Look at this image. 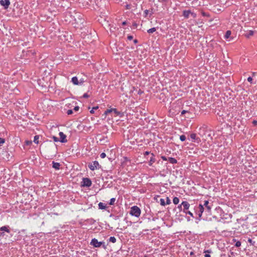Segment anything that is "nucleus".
<instances>
[{
  "label": "nucleus",
  "instance_id": "a18cd8bd",
  "mask_svg": "<svg viewBox=\"0 0 257 257\" xmlns=\"http://www.w3.org/2000/svg\"><path fill=\"white\" fill-rule=\"evenodd\" d=\"M127 38L128 40H132L133 39V36L131 35H128Z\"/></svg>",
  "mask_w": 257,
  "mask_h": 257
},
{
  "label": "nucleus",
  "instance_id": "39448f33",
  "mask_svg": "<svg viewBox=\"0 0 257 257\" xmlns=\"http://www.w3.org/2000/svg\"><path fill=\"white\" fill-rule=\"evenodd\" d=\"M182 205H183V212L184 213H185L187 211H188V209L190 206V205L186 201H183L182 202Z\"/></svg>",
  "mask_w": 257,
  "mask_h": 257
},
{
  "label": "nucleus",
  "instance_id": "6e6552de",
  "mask_svg": "<svg viewBox=\"0 0 257 257\" xmlns=\"http://www.w3.org/2000/svg\"><path fill=\"white\" fill-rule=\"evenodd\" d=\"M202 205H203L205 211H207L208 213L211 212V207L209 205V201L208 200H205L203 204H202Z\"/></svg>",
  "mask_w": 257,
  "mask_h": 257
},
{
  "label": "nucleus",
  "instance_id": "de8ad7c7",
  "mask_svg": "<svg viewBox=\"0 0 257 257\" xmlns=\"http://www.w3.org/2000/svg\"><path fill=\"white\" fill-rule=\"evenodd\" d=\"M161 158H162V159H163V160H164V161H167V160H168V159H167V157H165V156H162L161 157Z\"/></svg>",
  "mask_w": 257,
  "mask_h": 257
},
{
  "label": "nucleus",
  "instance_id": "72a5a7b5",
  "mask_svg": "<svg viewBox=\"0 0 257 257\" xmlns=\"http://www.w3.org/2000/svg\"><path fill=\"white\" fill-rule=\"evenodd\" d=\"M52 138L55 142H58L60 141L59 138L55 136H53Z\"/></svg>",
  "mask_w": 257,
  "mask_h": 257
},
{
  "label": "nucleus",
  "instance_id": "e433bc0d",
  "mask_svg": "<svg viewBox=\"0 0 257 257\" xmlns=\"http://www.w3.org/2000/svg\"><path fill=\"white\" fill-rule=\"evenodd\" d=\"M125 7V9L126 10H130L132 8L131 5H129V4H126Z\"/></svg>",
  "mask_w": 257,
  "mask_h": 257
},
{
  "label": "nucleus",
  "instance_id": "6ab92c4d",
  "mask_svg": "<svg viewBox=\"0 0 257 257\" xmlns=\"http://www.w3.org/2000/svg\"><path fill=\"white\" fill-rule=\"evenodd\" d=\"M98 208L99 209H105L106 208V205L102 203V202H99L98 204Z\"/></svg>",
  "mask_w": 257,
  "mask_h": 257
},
{
  "label": "nucleus",
  "instance_id": "864d4df0",
  "mask_svg": "<svg viewBox=\"0 0 257 257\" xmlns=\"http://www.w3.org/2000/svg\"><path fill=\"white\" fill-rule=\"evenodd\" d=\"M126 24H127V23H126V21H124V22H123L122 23V25L123 26H124V25H126Z\"/></svg>",
  "mask_w": 257,
  "mask_h": 257
},
{
  "label": "nucleus",
  "instance_id": "cd10ccee",
  "mask_svg": "<svg viewBox=\"0 0 257 257\" xmlns=\"http://www.w3.org/2000/svg\"><path fill=\"white\" fill-rule=\"evenodd\" d=\"M115 201V198H112L110 199V201H109V205H112L114 204V202Z\"/></svg>",
  "mask_w": 257,
  "mask_h": 257
},
{
  "label": "nucleus",
  "instance_id": "aec40b11",
  "mask_svg": "<svg viewBox=\"0 0 257 257\" xmlns=\"http://www.w3.org/2000/svg\"><path fill=\"white\" fill-rule=\"evenodd\" d=\"M254 34V32L252 30H249L248 32L246 33L245 34V36L246 38H249L250 36H252Z\"/></svg>",
  "mask_w": 257,
  "mask_h": 257
},
{
  "label": "nucleus",
  "instance_id": "774afa93",
  "mask_svg": "<svg viewBox=\"0 0 257 257\" xmlns=\"http://www.w3.org/2000/svg\"><path fill=\"white\" fill-rule=\"evenodd\" d=\"M193 254V252H191L190 253V254Z\"/></svg>",
  "mask_w": 257,
  "mask_h": 257
},
{
  "label": "nucleus",
  "instance_id": "4d7b16f0",
  "mask_svg": "<svg viewBox=\"0 0 257 257\" xmlns=\"http://www.w3.org/2000/svg\"><path fill=\"white\" fill-rule=\"evenodd\" d=\"M26 144H27V145H29L30 144H31V143H32V142H31V141H30V142L26 141Z\"/></svg>",
  "mask_w": 257,
  "mask_h": 257
},
{
  "label": "nucleus",
  "instance_id": "f8f14e48",
  "mask_svg": "<svg viewBox=\"0 0 257 257\" xmlns=\"http://www.w3.org/2000/svg\"><path fill=\"white\" fill-rule=\"evenodd\" d=\"M112 112H113L116 115L119 116L120 117H121L123 116V113L121 112L120 111H117V110L116 108H113Z\"/></svg>",
  "mask_w": 257,
  "mask_h": 257
},
{
  "label": "nucleus",
  "instance_id": "6e6d98bb",
  "mask_svg": "<svg viewBox=\"0 0 257 257\" xmlns=\"http://www.w3.org/2000/svg\"><path fill=\"white\" fill-rule=\"evenodd\" d=\"M138 42V41L137 39L134 40V43L135 44H137Z\"/></svg>",
  "mask_w": 257,
  "mask_h": 257
},
{
  "label": "nucleus",
  "instance_id": "603ef678",
  "mask_svg": "<svg viewBox=\"0 0 257 257\" xmlns=\"http://www.w3.org/2000/svg\"><path fill=\"white\" fill-rule=\"evenodd\" d=\"M256 73H256V72H253L252 73V76L253 77V76H255L256 75Z\"/></svg>",
  "mask_w": 257,
  "mask_h": 257
},
{
  "label": "nucleus",
  "instance_id": "9d476101",
  "mask_svg": "<svg viewBox=\"0 0 257 257\" xmlns=\"http://www.w3.org/2000/svg\"><path fill=\"white\" fill-rule=\"evenodd\" d=\"M59 135L60 137V139L59 140L60 142L66 143L67 142V140L66 139V136L63 132H60Z\"/></svg>",
  "mask_w": 257,
  "mask_h": 257
},
{
  "label": "nucleus",
  "instance_id": "a19ab883",
  "mask_svg": "<svg viewBox=\"0 0 257 257\" xmlns=\"http://www.w3.org/2000/svg\"><path fill=\"white\" fill-rule=\"evenodd\" d=\"M100 157L102 158V159H103L105 157H106V154L105 153H102L100 154Z\"/></svg>",
  "mask_w": 257,
  "mask_h": 257
},
{
  "label": "nucleus",
  "instance_id": "412c9836",
  "mask_svg": "<svg viewBox=\"0 0 257 257\" xmlns=\"http://www.w3.org/2000/svg\"><path fill=\"white\" fill-rule=\"evenodd\" d=\"M108 241L112 243H115L116 241V239L114 236H111L109 238Z\"/></svg>",
  "mask_w": 257,
  "mask_h": 257
},
{
  "label": "nucleus",
  "instance_id": "473e14b6",
  "mask_svg": "<svg viewBox=\"0 0 257 257\" xmlns=\"http://www.w3.org/2000/svg\"><path fill=\"white\" fill-rule=\"evenodd\" d=\"M5 142V140L3 138H0V146H1Z\"/></svg>",
  "mask_w": 257,
  "mask_h": 257
},
{
  "label": "nucleus",
  "instance_id": "37998d69",
  "mask_svg": "<svg viewBox=\"0 0 257 257\" xmlns=\"http://www.w3.org/2000/svg\"><path fill=\"white\" fill-rule=\"evenodd\" d=\"M67 113L68 115L72 114L73 113V110L72 109H69L67 110Z\"/></svg>",
  "mask_w": 257,
  "mask_h": 257
},
{
  "label": "nucleus",
  "instance_id": "bb28decb",
  "mask_svg": "<svg viewBox=\"0 0 257 257\" xmlns=\"http://www.w3.org/2000/svg\"><path fill=\"white\" fill-rule=\"evenodd\" d=\"M112 112V108H111V109H107L105 111L104 113V114L105 115H107L108 113H110Z\"/></svg>",
  "mask_w": 257,
  "mask_h": 257
},
{
  "label": "nucleus",
  "instance_id": "393cba45",
  "mask_svg": "<svg viewBox=\"0 0 257 257\" xmlns=\"http://www.w3.org/2000/svg\"><path fill=\"white\" fill-rule=\"evenodd\" d=\"M173 202L175 204H178L179 202V199L177 197H175L173 199Z\"/></svg>",
  "mask_w": 257,
  "mask_h": 257
},
{
  "label": "nucleus",
  "instance_id": "bf43d9fd",
  "mask_svg": "<svg viewBox=\"0 0 257 257\" xmlns=\"http://www.w3.org/2000/svg\"><path fill=\"white\" fill-rule=\"evenodd\" d=\"M149 154H150V152H147V151L145 153V155H148Z\"/></svg>",
  "mask_w": 257,
  "mask_h": 257
},
{
  "label": "nucleus",
  "instance_id": "ddd939ff",
  "mask_svg": "<svg viewBox=\"0 0 257 257\" xmlns=\"http://www.w3.org/2000/svg\"><path fill=\"white\" fill-rule=\"evenodd\" d=\"M191 12L190 10H184L183 12V16L186 19H188L189 18V16L191 14Z\"/></svg>",
  "mask_w": 257,
  "mask_h": 257
},
{
  "label": "nucleus",
  "instance_id": "a211bd4d",
  "mask_svg": "<svg viewBox=\"0 0 257 257\" xmlns=\"http://www.w3.org/2000/svg\"><path fill=\"white\" fill-rule=\"evenodd\" d=\"M168 160L169 161L170 163L173 164L177 163V160L174 158L169 157Z\"/></svg>",
  "mask_w": 257,
  "mask_h": 257
},
{
  "label": "nucleus",
  "instance_id": "9b49d317",
  "mask_svg": "<svg viewBox=\"0 0 257 257\" xmlns=\"http://www.w3.org/2000/svg\"><path fill=\"white\" fill-rule=\"evenodd\" d=\"M199 211H198V216L199 218H200L202 216V213L204 210V207H203V205H202V204H199L198 206Z\"/></svg>",
  "mask_w": 257,
  "mask_h": 257
},
{
  "label": "nucleus",
  "instance_id": "5701e85b",
  "mask_svg": "<svg viewBox=\"0 0 257 257\" xmlns=\"http://www.w3.org/2000/svg\"><path fill=\"white\" fill-rule=\"evenodd\" d=\"M39 138H40V136L39 135H36L34 137V142L36 144H39Z\"/></svg>",
  "mask_w": 257,
  "mask_h": 257
},
{
  "label": "nucleus",
  "instance_id": "b1692460",
  "mask_svg": "<svg viewBox=\"0 0 257 257\" xmlns=\"http://www.w3.org/2000/svg\"><path fill=\"white\" fill-rule=\"evenodd\" d=\"M204 253H206L204 255V257H211L210 255L209 254L211 252V250L210 249L205 250L204 251Z\"/></svg>",
  "mask_w": 257,
  "mask_h": 257
},
{
  "label": "nucleus",
  "instance_id": "052dcab7",
  "mask_svg": "<svg viewBox=\"0 0 257 257\" xmlns=\"http://www.w3.org/2000/svg\"><path fill=\"white\" fill-rule=\"evenodd\" d=\"M1 235H3V236H4V232H2V233H1Z\"/></svg>",
  "mask_w": 257,
  "mask_h": 257
},
{
  "label": "nucleus",
  "instance_id": "4c0bfd02",
  "mask_svg": "<svg viewBox=\"0 0 257 257\" xmlns=\"http://www.w3.org/2000/svg\"><path fill=\"white\" fill-rule=\"evenodd\" d=\"M79 85H81L83 84V83L85 82V80L83 78L80 79L79 80Z\"/></svg>",
  "mask_w": 257,
  "mask_h": 257
},
{
  "label": "nucleus",
  "instance_id": "1a4fd4ad",
  "mask_svg": "<svg viewBox=\"0 0 257 257\" xmlns=\"http://www.w3.org/2000/svg\"><path fill=\"white\" fill-rule=\"evenodd\" d=\"M76 17L78 19V20H77L76 18L75 19V21L76 22V23H80V24H83L84 22L83 16L81 14H78L77 15Z\"/></svg>",
  "mask_w": 257,
  "mask_h": 257
},
{
  "label": "nucleus",
  "instance_id": "3c124183",
  "mask_svg": "<svg viewBox=\"0 0 257 257\" xmlns=\"http://www.w3.org/2000/svg\"><path fill=\"white\" fill-rule=\"evenodd\" d=\"M119 216H115L114 217V219L115 220H117V219H119Z\"/></svg>",
  "mask_w": 257,
  "mask_h": 257
},
{
  "label": "nucleus",
  "instance_id": "dca6fc26",
  "mask_svg": "<svg viewBox=\"0 0 257 257\" xmlns=\"http://www.w3.org/2000/svg\"><path fill=\"white\" fill-rule=\"evenodd\" d=\"M71 82L74 85H79V81L76 76L73 77L71 79Z\"/></svg>",
  "mask_w": 257,
  "mask_h": 257
},
{
  "label": "nucleus",
  "instance_id": "69168bd1",
  "mask_svg": "<svg viewBox=\"0 0 257 257\" xmlns=\"http://www.w3.org/2000/svg\"><path fill=\"white\" fill-rule=\"evenodd\" d=\"M144 257H149V256L148 255H145Z\"/></svg>",
  "mask_w": 257,
  "mask_h": 257
},
{
  "label": "nucleus",
  "instance_id": "338daca9",
  "mask_svg": "<svg viewBox=\"0 0 257 257\" xmlns=\"http://www.w3.org/2000/svg\"><path fill=\"white\" fill-rule=\"evenodd\" d=\"M176 209H177V208H175V209H174V211H176Z\"/></svg>",
  "mask_w": 257,
  "mask_h": 257
},
{
  "label": "nucleus",
  "instance_id": "f257e3e1",
  "mask_svg": "<svg viewBox=\"0 0 257 257\" xmlns=\"http://www.w3.org/2000/svg\"><path fill=\"white\" fill-rule=\"evenodd\" d=\"M141 213V209L137 206H133L131 208L130 214L133 216L139 217Z\"/></svg>",
  "mask_w": 257,
  "mask_h": 257
},
{
  "label": "nucleus",
  "instance_id": "2eb2a0df",
  "mask_svg": "<svg viewBox=\"0 0 257 257\" xmlns=\"http://www.w3.org/2000/svg\"><path fill=\"white\" fill-rule=\"evenodd\" d=\"M0 230L1 231H4L8 233L10 232V229L9 226H4L1 227H0Z\"/></svg>",
  "mask_w": 257,
  "mask_h": 257
},
{
  "label": "nucleus",
  "instance_id": "0e129e2a",
  "mask_svg": "<svg viewBox=\"0 0 257 257\" xmlns=\"http://www.w3.org/2000/svg\"><path fill=\"white\" fill-rule=\"evenodd\" d=\"M187 219V221H188L190 220V219L189 218V217H188Z\"/></svg>",
  "mask_w": 257,
  "mask_h": 257
},
{
  "label": "nucleus",
  "instance_id": "58836bf2",
  "mask_svg": "<svg viewBox=\"0 0 257 257\" xmlns=\"http://www.w3.org/2000/svg\"><path fill=\"white\" fill-rule=\"evenodd\" d=\"M186 214H189L190 215L191 217H194V216H193V214L192 212H191L190 211H187L186 213H185Z\"/></svg>",
  "mask_w": 257,
  "mask_h": 257
},
{
  "label": "nucleus",
  "instance_id": "49530a36",
  "mask_svg": "<svg viewBox=\"0 0 257 257\" xmlns=\"http://www.w3.org/2000/svg\"><path fill=\"white\" fill-rule=\"evenodd\" d=\"M252 124L254 125V126H256L257 125V120H253L252 121Z\"/></svg>",
  "mask_w": 257,
  "mask_h": 257
},
{
  "label": "nucleus",
  "instance_id": "2f4dec72",
  "mask_svg": "<svg viewBox=\"0 0 257 257\" xmlns=\"http://www.w3.org/2000/svg\"><path fill=\"white\" fill-rule=\"evenodd\" d=\"M160 204L162 206H165L166 205V203L164 199L161 198L160 199Z\"/></svg>",
  "mask_w": 257,
  "mask_h": 257
},
{
  "label": "nucleus",
  "instance_id": "680f3d73",
  "mask_svg": "<svg viewBox=\"0 0 257 257\" xmlns=\"http://www.w3.org/2000/svg\"><path fill=\"white\" fill-rule=\"evenodd\" d=\"M228 216H229V217L230 218H231V217H232V215H231V214H229V215H228Z\"/></svg>",
  "mask_w": 257,
  "mask_h": 257
},
{
  "label": "nucleus",
  "instance_id": "13d9d810",
  "mask_svg": "<svg viewBox=\"0 0 257 257\" xmlns=\"http://www.w3.org/2000/svg\"><path fill=\"white\" fill-rule=\"evenodd\" d=\"M248 242H249L250 243H252V239H250V238H248Z\"/></svg>",
  "mask_w": 257,
  "mask_h": 257
},
{
  "label": "nucleus",
  "instance_id": "0eeeda50",
  "mask_svg": "<svg viewBox=\"0 0 257 257\" xmlns=\"http://www.w3.org/2000/svg\"><path fill=\"white\" fill-rule=\"evenodd\" d=\"M190 138L192 139V141L196 143H199L201 142V139L200 138L197 137L196 134L192 133L190 135Z\"/></svg>",
  "mask_w": 257,
  "mask_h": 257
},
{
  "label": "nucleus",
  "instance_id": "f704fd0d",
  "mask_svg": "<svg viewBox=\"0 0 257 257\" xmlns=\"http://www.w3.org/2000/svg\"><path fill=\"white\" fill-rule=\"evenodd\" d=\"M235 246L236 247H239L241 246V242L239 241H237V242H236L235 244Z\"/></svg>",
  "mask_w": 257,
  "mask_h": 257
},
{
  "label": "nucleus",
  "instance_id": "c756f323",
  "mask_svg": "<svg viewBox=\"0 0 257 257\" xmlns=\"http://www.w3.org/2000/svg\"><path fill=\"white\" fill-rule=\"evenodd\" d=\"M179 210V212L183 211V205L182 203L179 205L177 208Z\"/></svg>",
  "mask_w": 257,
  "mask_h": 257
},
{
  "label": "nucleus",
  "instance_id": "a878e982",
  "mask_svg": "<svg viewBox=\"0 0 257 257\" xmlns=\"http://www.w3.org/2000/svg\"><path fill=\"white\" fill-rule=\"evenodd\" d=\"M156 31V29L155 28H151V29H149L147 31V32L149 34H152V33L155 32Z\"/></svg>",
  "mask_w": 257,
  "mask_h": 257
},
{
  "label": "nucleus",
  "instance_id": "7ed1b4c3",
  "mask_svg": "<svg viewBox=\"0 0 257 257\" xmlns=\"http://www.w3.org/2000/svg\"><path fill=\"white\" fill-rule=\"evenodd\" d=\"M88 167L91 171L95 170H98L101 168V166L99 165V163L97 161H93L88 164Z\"/></svg>",
  "mask_w": 257,
  "mask_h": 257
},
{
  "label": "nucleus",
  "instance_id": "79ce46f5",
  "mask_svg": "<svg viewBox=\"0 0 257 257\" xmlns=\"http://www.w3.org/2000/svg\"><path fill=\"white\" fill-rule=\"evenodd\" d=\"M165 203H166V204H170L171 203V200H170L169 197H167L166 202H165Z\"/></svg>",
  "mask_w": 257,
  "mask_h": 257
},
{
  "label": "nucleus",
  "instance_id": "c9c22d12",
  "mask_svg": "<svg viewBox=\"0 0 257 257\" xmlns=\"http://www.w3.org/2000/svg\"><path fill=\"white\" fill-rule=\"evenodd\" d=\"M247 81L250 82L251 84V83H253V82H252V78L251 77H248L247 78ZM253 84H255V83H253Z\"/></svg>",
  "mask_w": 257,
  "mask_h": 257
},
{
  "label": "nucleus",
  "instance_id": "4be33fe9",
  "mask_svg": "<svg viewBox=\"0 0 257 257\" xmlns=\"http://www.w3.org/2000/svg\"><path fill=\"white\" fill-rule=\"evenodd\" d=\"M231 34V32L230 31H229V30L227 31L224 35V38L226 39H228L230 37Z\"/></svg>",
  "mask_w": 257,
  "mask_h": 257
},
{
  "label": "nucleus",
  "instance_id": "c85d7f7f",
  "mask_svg": "<svg viewBox=\"0 0 257 257\" xmlns=\"http://www.w3.org/2000/svg\"><path fill=\"white\" fill-rule=\"evenodd\" d=\"M186 137L185 135H181L180 136V140L182 142H184L186 140Z\"/></svg>",
  "mask_w": 257,
  "mask_h": 257
},
{
  "label": "nucleus",
  "instance_id": "4468645a",
  "mask_svg": "<svg viewBox=\"0 0 257 257\" xmlns=\"http://www.w3.org/2000/svg\"><path fill=\"white\" fill-rule=\"evenodd\" d=\"M52 167L53 168L56 170H59L60 167V164L59 163L55 162L54 161L52 162Z\"/></svg>",
  "mask_w": 257,
  "mask_h": 257
},
{
  "label": "nucleus",
  "instance_id": "e2e57ef3",
  "mask_svg": "<svg viewBox=\"0 0 257 257\" xmlns=\"http://www.w3.org/2000/svg\"><path fill=\"white\" fill-rule=\"evenodd\" d=\"M202 15H203V16H206V15H205V13H204V12H203V13H202Z\"/></svg>",
  "mask_w": 257,
  "mask_h": 257
},
{
  "label": "nucleus",
  "instance_id": "20e7f679",
  "mask_svg": "<svg viewBox=\"0 0 257 257\" xmlns=\"http://www.w3.org/2000/svg\"><path fill=\"white\" fill-rule=\"evenodd\" d=\"M82 183V186L83 187H89L92 185V182L91 180L88 178H83Z\"/></svg>",
  "mask_w": 257,
  "mask_h": 257
},
{
  "label": "nucleus",
  "instance_id": "ea45409f",
  "mask_svg": "<svg viewBox=\"0 0 257 257\" xmlns=\"http://www.w3.org/2000/svg\"><path fill=\"white\" fill-rule=\"evenodd\" d=\"M89 97V95L87 93H84L83 96H82V97L83 98H87Z\"/></svg>",
  "mask_w": 257,
  "mask_h": 257
},
{
  "label": "nucleus",
  "instance_id": "5fc2aeb1",
  "mask_svg": "<svg viewBox=\"0 0 257 257\" xmlns=\"http://www.w3.org/2000/svg\"><path fill=\"white\" fill-rule=\"evenodd\" d=\"M191 14L192 15V16H193V18H195L196 17V14L193 13H191Z\"/></svg>",
  "mask_w": 257,
  "mask_h": 257
},
{
  "label": "nucleus",
  "instance_id": "c03bdc74",
  "mask_svg": "<svg viewBox=\"0 0 257 257\" xmlns=\"http://www.w3.org/2000/svg\"><path fill=\"white\" fill-rule=\"evenodd\" d=\"M79 109V107L78 106H76L74 108V110L75 111H78Z\"/></svg>",
  "mask_w": 257,
  "mask_h": 257
},
{
  "label": "nucleus",
  "instance_id": "7c9ffc66",
  "mask_svg": "<svg viewBox=\"0 0 257 257\" xmlns=\"http://www.w3.org/2000/svg\"><path fill=\"white\" fill-rule=\"evenodd\" d=\"M98 108V106H95V107H93L92 108V109L90 111V112L91 113V114H93L94 113V110H96Z\"/></svg>",
  "mask_w": 257,
  "mask_h": 257
},
{
  "label": "nucleus",
  "instance_id": "09e8293b",
  "mask_svg": "<svg viewBox=\"0 0 257 257\" xmlns=\"http://www.w3.org/2000/svg\"><path fill=\"white\" fill-rule=\"evenodd\" d=\"M186 112H188V111L187 110H183L181 111V114L183 115V114H184L185 113H186Z\"/></svg>",
  "mask_w": 257,
  "mask_h": 257
},
{
  "label": "nucleus",
  "instance_id": "f03ea898",
  "mask_svg": "<svg viewBox=\"0 0 257 257\" xmlns=\"http://www.w3.org/2000/svg\"><path fill=\"white\" fill-rule=\"evenodd\" d=\"M90 244L95 247H99L101 245H102V247L104 249H105L106 248V246L105 245L104 242L98 241V240L95 238L92 239Z\"/></svg>",
  "mask_w": 257,
  "mask_h": 257
},
{
  "label": "nucleus",
  "instance_id": "8fccbe9b",
  "mask_svg": "<svg viewBox=\"0 0 257 257\" xmlns=\"http://www.w3.org/2000/svg\"><path fill=\"white\" fill-rule=\"evenodd\" d=\"M144 13L145 14V16H146L148 14V13H149V11L148 10H146L144 11Z\"/></svg>",
  "mask_w": 257,
  "mask_h": 257
},
{
  "label": "nucleus",
  "instance_id": "423d86ee",
  "mask_svg": "<svg viewBox=\"0 0 257 257\" xmlns=\"http://www.w3.org/2000/svg\"><path fill=\"white\" fill-rule=\"evenodd\" d=\"M0 5L2 6H3L5 9H7L10 5V0H1L0 1Z\"/></svg>",
  "mask_w": 257,
  "mask_h": 257
},
{
  "label": "nucleus",
  "instance_id": "f3484780",
  "mask_svg": "<svg viewBox=\"0 0 257 257\" xmlns=\"http://www.w3.org/2000/svg\"><path fill=\"white\" fill-rule=\"evenodd\" d=\"M152 157L150 158V160L149 162V166H152L154 163L155 162L156 159L155 158V155L153 153L152 154Z\"/></svg>",
  "mask_w": 257,
  "mask_h": 257
}]
</instances>
